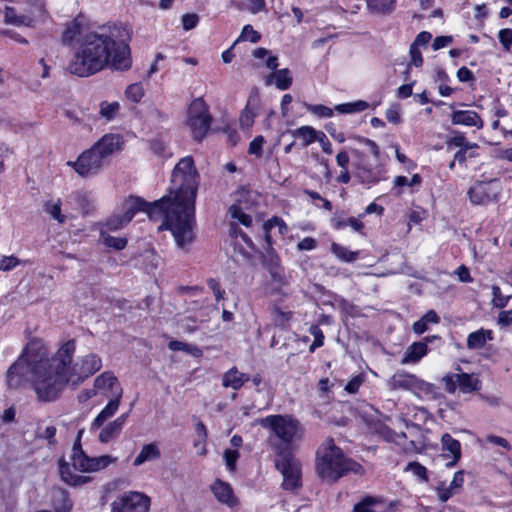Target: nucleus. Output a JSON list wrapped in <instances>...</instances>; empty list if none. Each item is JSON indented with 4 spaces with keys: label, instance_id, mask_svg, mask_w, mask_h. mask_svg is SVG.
Listing matches in <instances>:
<instances>
[{
    "label": "nucleus",
    "instance_id": "obj_10",
    "mask_svg": "<svg viewBox=\"0 0 512 512\" xmlns=\"http://www.w3.org/2000/svg\"><path fill=\"white\" fill-rule=\"evenodd\" d=\"M275 465L283 476L282 486L286 490L298 488L300 484L301 469L299 462L291 452L276 454Z\"/></svg>",
    "mask_w": 512,
    "mask_h": 512
},
{
    "label": "nucleus",
    "instance_id": "obj_63",
    "mask_svg": "<svg viewBox=\"0 0 512 512\" xmlns=\"http://www.w3.org/2000/svg\"><path fill=\"white\" fill-rule=\"evenodd\" d=\"M409 53L411 58L410 64L415 67H420L423 64V58L419 48L410 46Z\"/></svg>",
    "mask_w": 512,
    "mask_h": 512
},
{
    "label": "nucleus",
    "instance_id": "obj_47",
    "mask_svg": "<svg viewBox=\"0 0 512 512\" xmlns=\"http://www.w3.org/2000/svg\"><path fill=\"white\" fill-rule=\"evenodd\" d=\"M309 332L314 337V341L310 346V351L313 352L316 348L321 347L324 341V335L322 330L317 325H312Z\"/></svg>",
    "mask_w": 512,
    "mask_h": 512
},
{
    "label": "nucleus",
    "instance_id": "obj_19",
    "mask_svg": "<svg viewBox=\"0 0 512 512\" xmlns=\"http://www.w3.org/2000/svg\"><path fill=\"white\" fill-rule=\"evenodd\" d=\"M412 393L425 400H435L441 396L438 388L434 384L428 383L418 377L415 379Z\"/></svg>",
    "mask_w": 512,
    "mask_h": 512
},
{
    "label": "nucleus",
    "instance_id": "obj_39",
    "mask_svg": "<svg viewBox=\"0 0 512 512\" xmlns=\"http://www.w3.org/2000/svg\"><path fill=\"white\" fill-rule=\"evenodd\" d=\"M264 230H265V238H266V241L269 243L270 242V235H269V231L273 228H277L279 233L281 235H284L287 233L288 231V228H287V225L285 224V222L281 219V218H278V217H273L272 219L268 220L264 225Z\"/></svg>",
    "mask_w": 512,
    "mask_h": 512
},
{
    "label": "nucleus",
    "instance_id": "obj_5",
    "mask_svg": "<svg viewBox=\"0 0 512 512\" xmlns=\"http://www.w3.org/2000/svg\"><path fill=\"white\" fill-rule=\"evenodd\" d=\"M256 422L270 432L268 440L276 454L290 452L292 444L302 437V425L289 414L268 415Z\"/></svg>",
    "mask_w": 512,
    "mask_h": 512
},
{
    "label": "nucleus",
    "instance_id": "obj_11",
    "mask_svg": "<svg viewBox=\"0 0 512 512\" xmlns=\"http://www.w3.org/2000/svg\"><path fill=\"white\" fill-rule=\"evenodd\" d=\"M256 200V193L254 191L240 188L233 194V204L229 208V213L233 219H236L242 225L249 227L252 219L247 211H250Z\"/></svg>",
    "mask_w": 512,
    "mask_h": 512
},
{
    "label": "nucleus",
    "instance_id": "obj_53",
    "mask_svg": "<svg viewBox=\"0 0 512 512\" xmlns=\"http://www.w3.org/2000/svg\"><path fill=\"white\" fill-rule=\"evenodd\" d=\"M264 143L263 136H257L255 137L249 145V153L252 155H255L257 157H260L262 155V146Z\"/></svg>",
    "mask_w": 512,
    "mask_h": 512
},
{
    "label": "nucleus",
    "instance_id": "obj_4",
    "mask_svg": "<svg viewBox=\"0 0 512 512\" xmlns=\"http://www.w3.org/2000/svg\"><path fill=\"white\" fill-rule=\"evenodd\" d=\"M123 145L121 135L105 134L91 148L83 151L75 161H68L67 165L82 177L95 176L109 164L114 154L123 149Z\"/></svg>",
    "mask_w": 512,
    "mask_h": 512
},
{
    "label": "nucleus",
    "instance_id": "obj_45",
    "mask_svg": "<svg viewBox=\"0 0 512 512\" xmlns=\"http://www.w3.org/2000/svg\"><path fill=\"white\" fill-rule=\"evenodd\" d=\"M260 38V34L255 31L251 25H245L237 41L246 40L250 41L251 43H257Z\"/></svg>",
    "mask_w": 512,
    "mask_h": 512
},
{
    "label": "nucleus",
    "instance_id": "obj_6",
    "mask_svg": "<svg viewBox=\"0 0 512 512\" xmlns=\"http://www.w3.org/2000/svg\"><path fill=\"white\" fill-rule=\"evenodd\" d=\"M318 475L327 481H337L349 472L363 474V467L348 458H345L341 449L338 448L332 439L326 440L317 451Z\"/></svg>",
    "mask_w": 512,
    "mask_h": 512
},
{
    "label": "nucleus",
    "instance_id": "obj_44",
    "mask_svg": "<svg viewBox=\"0 0 512 512\" xmlns=\"http://www.w3.org/2000/svg\"><path fill=\"white\" fill-rule=\"evenodd\" d=\"M126 96L133 102H139L144 96V89L140 83H133L126 89Z\"/></svg>",
    "mask_w": 512,
    "mask_h": 512
},
{
    "label": "nucleus",
    "instance_id": "obj_3",
    "mask_svg": "<svg viewBox=\"0 0 512 512\" xmlns=\"http://www.w3.org/2000/svg\"><path fill=\"white\" fill-rule=\"evenodd\" d=\"M119 34L116 26L101 27L85 34L68 65L70 73L88 77L105 68L128 70L132 64L130 48Z\"/></svg>",
    "mask_w": 512,
    "mask_h": 512
},
{
    "label": "nucleus",
    "instance_id": "obj_23",
    "mask_svg": "<svg viewBox=\"0 0 512 512\" xmlns=\"http://www.w3.org/2000/svg\"><path fill=\"white\" fill-rule=\"evenodd\" d=\"M417 376L409 373H395L388 381V385L393 390H413L414 382Z\"/></svg>",
    "mask_w": 512,
    "mask_h": 512
},
{
    "label": "nucleus",
    "instance_id": "obj_7",
    "mask_svg": "<svg viewBox=\"0 0 512 512\" xmlns=\"http://www.w3.org/2000/svg\"><path fill=\"white\" fill-rule=\"evenodd\" d=\"M93 386L98 395L110 398V400L91 422L89 428L91 433L99 430L107 420L117 413L123 395V388L121 387L120 382L117 377L109 371L98 375L94 379Z\"/></svg>",
    "mask_w": 512,
    "mask_h": 512
},
{
    "label": "nucleus",
    "instance_id": "obj_14",
    "mask_svg": "<svg viewBox=\"0 0 512 512\" xmlns=\"http://www.w3.org/2000/svg\"><path fill=\"white\" fill-rule=\"evenodd\" d=\"M470 201L475 205H485L496 199L497 189L493 182H477L468 191Z\"/></svg>",
    "mask_w": 512,
    "mask_h": 512
},
{
    "label": "nucleus",
    "instance_id": "obj_1",
    "mask_svg": "<svg viewBox=\"0 0 512 512\" xmlns=\"http://www.w3.org/2000/svg\"><path fill=\"white\" fill-rule=\"evenodd\" d=\"M75 350V340H68L49 357L43 341L32 338L7 370V385L20 387L27 373L37 398L42 402L55 401L68 384L78 386L102 368V359L95 353L82 356L73 363Z\"/></svg>",
    "mask_w": 512,
    "mask_h": 512
},
{
    "label": "nucleus",
    "instance_id": "obj_22",
    "mask_svg": "<svg viewBox=\"0 0 512 512\" xmlns=\"http://www.w3.org/2000/svg\"><path fill=\"white\" fill-rule=\"evenodd\" d=\"M247 381L249 375L239 372L236 367L229 369L222 377V385L234 390L240 389Z\"/></svg>",
    "mask_w": 512,
    "mask_h": 512
},
{
    "label": "nucleus",
    "instance_id": "obj_60",
    "mask_svg": "<svg viewBox=\"0 0 512 512\" xmlns=\"http://www.w3.org/2000/svg\"><path fill=\"white\" fill-rule=\"evenodd\" d=\"M198 16L196 14H185L182 16V25L184 30L188 31L196 27L198 23Z\"/></svg>",
    "mask_w": 512,
    "mask_h": 512
},
{
    "label": "nucleus",
    "instance_id": "obj_30",
    "mask_svg": "<svg viewBox=\"0 0 512 512\" xmlns=\"http://www.w3.org/2000/svg\"><path fill=\"white\" fill-rule=\"evenodd\" d=\"M59 471L64 482L72 486H79L88 481V477L74 474L68 463L59 462Z\"/></svg>",
    "mask_w": 512,
    "mask_h": 512
},
{
    "label": "nucleus",
    "instance_id": "obj_32",
    "mask_svg": "<svg viewBox=\"0 0 512 512\" xmlns=\"http://www.w3.org/2000/svg\"><path fill=\"white\" fill-rule=\"evenodd\" d=\"M293 137L301 139L303 146H308L314 141L319 134V131H316L311 126H301L293 131H291Z\"/></svg>",
    "mask_w": 512,
    "mask_h": 512
},
{
    "label": "nucleus",
    "instance_id": "obj_33",
    "mask_svg": "<svg viewBox=\"0 0 512 512\" xmlns=\"http://www.w3.org/2000/svg\"><path fill=\"white\" fill-rule=\"evenodd\" d=\"M331 252L343 262H354L358 258L357 251H351L347 247L333 242L331 244Z\"/></svg>",
    "mask_w": 512,
    "mask_h": 512
},
{
    "label": "nucleus",
    "instance_id": "obj_29",
    "mask_svg": "<svg viewBox=\"0 0 512 512\" xmlns=\"http://www.w3.org/2000/svg\"><path fill=\"white\" fill-rule=\"evenodd\" d=\"M397 0H366L368 9L375 14L389 15L396 9Z\"/></svg>",
    "mask_w": 512,
    "mask_h": 512
},
{
    "label": "nucleus",
    "instance_id": "obj_42",
    "mask_svg": "<svg viewBox=\"0 0 512 512\" xmlns=\"http://www.w3.org/2000/svg\"><path fill=\"white\" fill-rule=\"evenodd\" d=\"M103 243L111 248L116 250H122L127 245V240L121 237H114L109 234H106L103 230L100 233Z\"/></svg>",
    "mask_w": 512,
    "mask_h": 512
},
{
    "label": "nucleus",
    "instance_id": "obj_27",
    "mask_svg": "<svg viewBox=\"0 0 512 512\" xmlns=\"http://www.w3.org/2000/svg\"><path fill=\"white\" fill-rule=\"evenodd\" d=\"M160 449L155 443L145 444L140 453L134 459L133 465L140 466L147 461H152L160 458Z\"/></svg>",
    "mask_w": 512,
    "mask_h": 512
},
{
    "label": "nucleus",
    "instance_id": "obj_28",
    "mask_svg": "<svg viewBox=\"0 0 512 512\" xmlns=\"http://www.w3.org/2000/svg\"><path fill=\"white\" fill-rule=\"evenodd\" d=\"M384 502L373 497H366L354 506L353 512H386Z\"/></svg>",
    "mask_w": 512,
    "mask_h": 512
},
{
    "label": "nucleus",
    "instance_id": "obj_34",
    "mask_svg": "<svg viewBox=\"0 0 512 512\" xmlns=\"http://www.w3.org/2000/svg\"><path fill=\"white\" fill-rule=\"evenodd\" d=\"M61 200L57 199L56 201H48L44 205V210L46 213L50 215V217L56 220L58 223L62 224L66 221V215L61 212Z\"/></svg>",
    "mask_w": 512,
    "mask_h": 512
},
{
    "label": "nucleus",
    "instance_id": "obj_48",
    "mask_svg": "<svg viewBox=\"0 0 512 512\" xmlns=\"http://www.w3.org/2000/svg\"><path fill=\"white\" fill-rule=\"evenodd\" d=\"M498 39L505 51H510L512 45V29L505 28L498 32Z\"/></svg>",
    "mask_w": 512,
    "mask_h": 512
},
{
    "label": "nucleus",
    "instance_id": "obj_57",
    "mask_svg": "<svg viewBox=\"0 0 512 512\" xmlns=\"http://www.w3.org/2000/svg\"><path fill=\"white\" fill-rule=\"evenodd\" d=\"M364 382V377L363 375H357L355 377H353L345 386V391H347L348 393H356L360 386L363 384Z\"/></svg>",
    "mask_w": 512,
    "mask_h": 512
},
{
    "label": "nucleus",
    "instance_id": "obj_43",
    "mask_svg": "<svg viewBox=\"0 0 512 512\" xmlns=\"http://www.w3.org/2000/svg\"><path fill=\"white\" fill-rule=\"evenodd\" d=\"M447 145H448V147H450V146L460 147V149H463V148L474 149L477 147L476 144L467 142L465 136L460 133L450 137L447 140Z\"/></svg>",
    "mask_w": 512,
    "mask_h": 512
},
{
    "label": "nucleus",
    "instance_id": "obj_20",
    "mask_svg": "<svg viewBox=\"0 0 512 512\" xmlns=\"http://www.w3.org/2000/svg\"><path fill=\"white\" fill-rule=\"evenodd\" d=\"M293 78L288 68L272 72L265 79V85L274 84L279 90H287L292 85Z\"/></svg>",
    "mask_w": 512,
    "mask_h": 512
},
{
    "label": "nucleus",
    "instance_id": "obj_40",
    "mask_svg": "<svg viewBox=\"0 0 512 512\" xmlns=\"http://www.w3.org/2000/svg\"><path fill=\"white\" fill-rule=\"evenodd\" d=\"M120 109V105L118 102H107L103 101L100 103L99 114L102 118L110 121L115 118L116 114Z\"/></svg>",
    "mask_w": 512,
    "mask_h": 512
},
{
    "label": "nucleus",
    "instance_id": "obj_16",
    "mask_svg": "<svg viewBox=\"0 0 512 512\" xmlns=\"http://www.w3.org/2000/svg\"><path fill=\"white\" fill-rule=\"evenodd\" d=\"M211 491L218 502L228 507H234L238 504V499L234 495L233 488L227 482L217 479L211 485Z\"/></svg>",
    "mask_w": 512,
    "mask_h": 512
},
{
    "label": "nucleus",
    "instance_id": "obj_9",
    "mask_svg": "<svg viewBox=\"0 0 512 512\" xmlns=\"http://www.w3.org/2000/svg\"><path fill=\"white\" fill-rule=\"evenodd\" d=\"M83 431L78 432L76 442L73 446V454L71 457L73 467L80 472H97L116 461V458L110 455H102L99 457H88L82 450L80 438Z\"/></svg>",
    "mask_w": 512,
    "mask_h": 512
},
{
    "label": "nucleus",
    "instance_id": "obj_61",
    "mask_svg": "<svg viewBox=\"0 0 512 512\" xmlns=\"http://www.w3.org/2000/svg\"><path fill=\"white\" fill-rule=\"evenodd\" d=\"M317 246V241L312 237H305L297 244V249L299 251H310L315 249Z\"/></svg>",
    "mask_w": 512,
    "mask_h": 512
},
{
    "label": "nucleus",
    "instance_id": "obj_12",
    "mask_svg": "<svg viewBox=\"0 0 512 512\" xmlns=\"http://www.w3.org/2000/svg\"><path fill=\"white\" fill-rule=\"evenodd\" d=\"M150 499L140 492L130 491L111 503V512H148Z\"/></svg>",
    "mask_w": 512,
    "mask_h": 512
},
{
    "label": "nucleus",
    "instance_id": "obj_15",
    "mask_svg": "<svg viewBox=\"0 0 512 512\" xmlns=\"http://www.w3.org/2000/svg\"><path fill=\"white\" fill-rule=\"evenodd\" d=\"M129 412L123 413L113 421L103 424L99 429L98 441L102 444H108L118 438L128 420Z\"/></svg>",
    "mask_w": 512,
    "mask_h": 512
},
{
    "label": "nucleus",
    "instance_id": "obj_59",
    "mask_svg": "<svg viewBox=\"0 0 512 512\" xmlns=\"http://www.w3.org/2000/svg\"><path fill=\"white\" fill-rule=\"evenodd\" d=\"M486 441L488 443H491V444H494V445H497V446H500L502 448H504L505 450L507 451H510L511 450V445L509 444V442L503 438V437H500V436H496V435H487L486 436Z\"/></svg>",
    "mask_w": 512,
    "mask_h": 512
},
{
    "label": "nucleus",
    "instance_id": "obj_52",
    "mask_svg": "<svg viewBox=\"0 0 512 512\" xmlns=\"http://www.w3.org/2000/svg\"><path fill=\"white\" fill-rule=\"evenodd\" d=\"M274 314V321L279 326H284L287 322L290 321L292 317V312L290 311H282L279 308H276L273 312Z\"/></svg>",
    "mask_w": 512,
    "mask_h": 512
},
{
    "label": "nucleus",
    "instance_id": "obj_38",
    "mask_svg": "<svg viewBox=\"0 0 512 512\" xmlns=\"http://www.w3.org/2000/svg\"><path fill=\"white\" fill-rule=\"evenodd\" d=\"M53 501L56 512H70L72 503L68 499L66 493L62 490L55 491Z\"/></svg>",
    "mask_w": 512,
    "mask_h": 512
},
{
    "label": "nucleus",
    "instance_id": "obj_51",
    "mask_svg": "<svg viewBox=\"0 0 512 512\" xmlns=\"http://www.w3.org/2000/svg\"><path fill=\"white\" fill-rule=\"evenodd\" d=\"M308 110L321 118H329L333 115V110L324 105H310Z\"/></svg>",
    "mask_w": 512,
    "mask_h": 512
},
{
    "label": "nucleus",
    "instance_id": "obj_2",
    "mask_svg": "<svg viewBox=\"0 0 512 512\" xmlns=\"http://www.w3.org/2000/svg\"><path fill=\"white\" fill-rule=\"evenodd\" d=\"M199 185L193 158L186 156L174 167L168 194L148 203L139 197H129L124 209L145 212L149 218L163 216L159 230H168L176 246L187 252L195 240V200Z\"/></svg>",
    "mask_w": 512,
    "mask_h": 512
},
{
    "label": "nucleus",
    "instance_id": "obj_62",
    "mask_svg": "<svg viewBox=\"0 0 512 512\" xmlns=\"http://www.w3.org/2000/svg\"><path fill=\"white\" fill-rule=\"evenodd\" d=\"M431 38L432 35L430 32L422 31L416 36L414 42L410 46L419 48V46L426 45L431 40Z\"/></svg>",
    "mask_w": 512,
    "mask_h": 512
},
{
    "label": "nucleus",
    "instance_id": "obj_50",
    "mask_svg": "<svg viewBox=\"0 0 512 512\" xmlns=\"http://www.w3.org/2000/svg\"><path fill=\"white\" fill-rule=\"evenodd\" d=\"M239 458V452L237 450L227 449L224 452V459L226 466L229 471H234L236 467V462Z\"/></svg>",
    "mask_w": 512,
    "mask_h": 512
},
{
    "label": "nucleus",
    "instance_id": "obj_54",
    "mask_svg": "<svg viewBox=\"0 0 512 512\" xmlns=\"http://www.w3.org/2000/svg\"><path fill=\"white\" fill-rule=\"evenodd\" d=\"M127 222H123L122 215H114L106 221V228L108 230H118L127 225Z\"/></svg>",
    "mask_w": 512,
    "mask_h": 512
},
{
    "label": "nucleus",
    "instance_id": "obj_64",
    "mask_svg": "<svg viewBox=\"0 0 512 512\" xmlns=\"http://www.w3.org/2000/svg\"><path fill=\"white\" fill-rule=\"evenodd\" d=\"M455 493H457L450 486L448 487H439L437 488V496L441 502H446L449 498H451Z\"/></svg>",
    "mask_w": 512,
    "mask_h": 512
},
{
    "label": "nucleus",
    "instance_id": "obj_41",
    "mask_svg": "<svg viewBox=\"0 0 512 512\" xmlns=\"http://www.w3.org/2000/svg\"><path fill=\"white\" fill-rule=\"evenodd\" d=\"M236 6L240 10L255 14L264 9L265 0H238Z\"/></svg>",
    "mask_w": 512,
    "mask_h": 512
},
{
    "label": "nucleus",
    "instance_id": "obj_55",
    "mask_svg": "<svg viewBox=\"0 0 512 512\" xmlns=\"http://www.w3.org/2000/svg\"><path fill=\"white\" fill-rule=\"evenodd\" d=\"M492 294L493 305L498 308H503L506 305L508 298L502 295L501 290L498 286L492 287Z\"/></svg>",
    "mask_w": 512,
    "mask_h": 512
},
{
    "label": "nucleus",
    "instance_id": "obj_36",
    "mask_svg": "<svg viewBox=\"0 0 512 512\" xmlns=\"http://www.w3.org/2000/svg\"><path fill=\"white\" fill-rule=\"evenodd\" d=\"M368 108L369 104L366 101L358 100L351 103L339 104L335 107V110L342 114H352L362 112Z\"/></svg>",
    "mask_w": 512,
    "mask_h": 512
},
{
    "label": "nucleus",
    "instance_id": "obj_8",
    "mask_svg": "<svg viewBox=\"0 0 512 512\" xmlns=\"http://www.w3.org/2000/svg\"><path fill=\"white\" fill-rule=\"evenodd\" d=\"M211 121L212 118L205 101L202 98L194 99L188 108L186 121L194 140L201 141L207 135Z\"/></svg>",
    "mask_w": 512,
    "mask_h": 512
},
{
    "label": "nucleus",
    "instance_id": "obj_21",
    "mask_svg": "<svg viewBox=\"0 0 512 512\" xmlns=\"http://www.w3.org/2000/svg\"><path fill=\"white\" fill-rule=\"evenodd\" d=\"M442 450L448 452L452 460L447 463L448 467L454 466L461 457L460 442L454 439L450 434L445 433L441 437Z\"/></svg>",
    "mask_w": 512,
    "mask_h": 512
},
{
    "label": "nucleus",
    "instance_id": "obj_37",
    "mask_svg": "<svg viewBox=\"0 0 512 512\" xmlns=\"http://www.w3.org/2000/svg\"><path fill=\"white\" fill-rule=\"evenodd\" d=\"M82 31V24L78 19L69 22L62 34V40L64 43L72 42L76 36L80 35Z\"/></svg>",
    "mask_w": 512,
    "mask_h": 512
},
{
    "label": "nucleus",
    "instance_id": "obj_17",
    "mask_svg": "<svg viewBox=\"0 0 512 512\" xmlns=\"http://www.w3.org/2000/svg\"><path fill=\"white\" fill-rule=\"evenodd\" d=\"M451 122L454 125H464L481 129L483 121L477 112L471 110H457L451 115Z\"/></svg>",
    "mask_w": 512,
    "mask_h": 512
},
{
    "label": "nucleus",
    "instance_id": "obj_46",
    "mask_svg": "<svg viewBox=\"0 0 512 512\" xmlns=\"http://www.w3.org/2000/svg\"><path fill=\"white\" fill-rule=\"evenodd\" d=\"M355 139L366 148V151L374 156L375 159L379 158L380 150L379 146L372 140L357 136Z\"/></svg>",
    "mask_w": 512,
    "mask_h": 512
},
{
    "label": "nucleus",
    "instance_id": "obj_26",
    "mask_svg": "<svg viewBox=\"0 0 512 512\" xmlns=\"http://www.w3.org/2000/svg\"><path fill=\"white\" fill-rule=\"evenodd\" d=\"M456 381L462 393H471L480 389V381L474 374L457 373Z\"/></svg>",
    "mask_w": 512,
    "mask_h": 512
},
{
    "label": "nucleus",
    "instance_id": "obj_49",
    "mask_svg": "<svg viewBox=\"0 0 512 512\" xmlns=\"http://www.w3.org/2000/svg\"><path fill=\"white\" fill-rule=\"evenodd\" d=\"M406 471H411L418 478L427 480V469L418 462H410L406 466Z\"/></svg>",
    "mask_w": 512,
    "mask_h": 512
},
{
    "label": "nucleus",
    "instance_id": "obj_56",
    "mask_svg": "<svg viewBox=\"0 0 512 512\" xmlns=\"http://www.w3.org/2000/svg\"><path fill=\"white\" fill-rule=\"evenodd\" d=\"M457 373L455 374H447L442 378V381L445 384V389L447 392L453 394L458 388V381H456Z\"/></svg>",
    "mask_w": 512,
    "mask_h": 512
},
{
    "label": "nucleus",
    "instance_id": "obj_13",
    "mask_svg": "<svg viewBox=\"0 0 512 512\" xmlns=\"http://www.w3.org/2000/svg\"><path fill=\"white\" fill-rule=\"evenodd\" d=\"M353 154L358 158L356 163L357 176L362 183L372 185L382 179V168L380 166L371 167L366 162L364 152L353 150Z\"/></svg>",
    "mask_w": 512,
    "mask_h": 512
},
{
    "label": "nucleus",
    "instance_id": "obj_35",
    "mask_svg": "<svg viewBox=\"0 0 512 512\" xmlns=\"http://www.w3.org/2000/svg\"><path fill=\"white\" fill-rule=\"evenodd\" d=\"M4 19L7 24H12V25H17V26H20V25L30 26L32 23V19L30 17L17 15L16 10L11 7H7L5 9Z\"/></svg>",
    "mask_w": 512,
    "mask_h": 512
},
{
    "label": "nucleus",
    "instance_id": "obj_25",
    "mask_svg": "<svg viewBox=\"0 0 512 512\" xmlns=\"http://www.w3.org/2000/svg\"><path fill=\"white\" fill-rule=\"evenodd\" d=\"M427 344L425 342H414L411 344L402 359V364L417 363L427 353Z\"/></svg>",
    "mask_w": 512,
    "mask_h": 512
},
{
    "label": "nucleus",
    "instance_id": "obj_18",
    "mask_svg": "<svg viewBox=\"0 0 512 512\" xmlns=\"http://www.w3.org/2000/svg\"><path fill=\"white\" fill-rule=\"evenodd\" d=\"M270 274V289L272 293H278L288 285V279L285 274V270L278 263L272 262L269 266Z\"/></svg>",
    "mask_w": 512,
    "mask_h": 512
},
{
    "label": "nucleus",
    "instance_id": "obj_24",
    "mask_svg": "<svg viewBox=\"0 0 512 512\" xmlns=\"http://www.w3.org/2000/svg\"><path fill=\"white\" fill-rule=\"evenodd\" d=\"M492 331L487 329H479L470 333L467 337V347L471 350L481 349L485 344L492 340Z\"/></svg>",
    "mask_w": 512,
    "mask_h": 512
},
{
    "label": "nucleus",
    "instance_id": "obj_31",
    "mask_svg": "<svg viewBox=\"0 0 512 512\" xmlns=\"http://www.w3.org/2000/svg\"><path fill=\"white\" fill-rule=\"evenodd\" d=\"M256 98L250 97L246 107L241 112L239 122L243 129H250L253 126L254 119L257 115L256 108L252 105Z\"/></svg>",
    "mask_w": 512,
    "mask_h": 512
},
{
    "label": "nucleus",
    "instance_id": "obj_58",
    "mask_svg": "<svg viewBox=\"0 0 512 512\" xmlns=\"http://www.w3.org/2000/svg\"><path fill=\"white\" fill-rule=\"evenodd\" d=\"M19 264V260L14 256H4L0 259V270L9 271Z\"/></svg>",
    "mask_w": 512,
    "mask_h": 512
}]
</instances>
